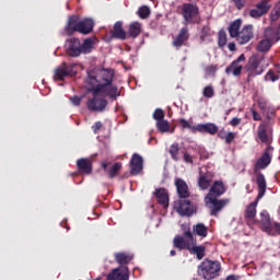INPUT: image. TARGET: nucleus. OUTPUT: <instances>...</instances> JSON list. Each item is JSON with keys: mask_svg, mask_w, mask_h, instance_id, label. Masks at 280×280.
Instances as JSON below:
<instances>
[{"mask_svg": "<svg viewBox=\"0 0 280 280\" xmlns=\"http://www.w3.org/2000/svg\"><path fill=\"white\" fill-rule=\"evenodd\" d=\"M143 170V158L138 153H135L130 160V174L137 176Z\"/></svg>", "mask_w": 280, "mask_h": 280, "instance_id": "19", "label": "nucleus"}, {"mask_svg": "<svg viewBox=\"0 0 280 280\" xmlns=\"http://www.w3.org/2000/svg\"><path fill=\"white\" fill-rule=\"evenodd\" d=\"M155 198H158L159 205L167 209L170 207V195L165 188H156L154 192Z\"/></svg>", "mask_w": 280, "mask_h": 280, "instance_id": "25", "label": "nucleus"}, {"mask_svg": "<svg viewBox=\"0 0 280 280\" xmlns=\"http://www.w3.org/2000/svg\"><path fill=\"white\" fill-rule=\"evenodd\" d=\"M180 14L184 19V25H196L200 19V7L196 3H183Z\"/></svg>", "mask_w": 280, "mask_h": 280, "instance_id": "6", "label": "nucleus"}, {"mask_svg": "<svg viewBox=\"0 0 280 280\" xmlns=\"http://www.w3.org/2000/svg\"><path fill=\"white\" fill-rule=\"evenodd\" d=\"M168 154H171V159L173 161H180V144H178V142H174L168 150Z\"/></svg>", "mask_w": 280, "mask_h": 280, "instance_id": "37", "label": "nucleus"}, {"mask_svg": "<svg viewBox=\"0 0 280 280\" xmlns=\"http://www.w3.org/2000/svg\"><path fill=\"white\" fill-rule=\"evenodd\" d=\"M173 246L174 248H177V250H188L190 255H196L197 259H202L205 257V252L207 248L202 245H196V243L189 244L185 242V238L183 236L176 235L173 240Z\"/></svg>", "mask_w": 280, "mask_h": 280, "instance_id": "4", "label": "nucleus"}, {"mask_svg": "<svg viewBox=\"0 0 280 280\" xmlns=\"http://www.w3.org/2000/svg\"><path fill=\"white\" fill-rule=\"evenodd\" d=\"M178 124H179L180 128H183V130H185L186 128H191V125L185 118H180L178 120Z\"/></svg>", "mask_w": 280, "mask_h": 280, "instance_id": "53", "label": "nucleus"}, {"mask_svg": "<svg viewBox=\"0 0 280 280\" xmlns=\"http://www.w3.org/2000/svg\"><path fill=\"white\" fill-rule=\"evenodd\" d=\"M256 184L258 186V195L256 201L249 203L245 211L246 220H254L255 215H257V205L259 200H261L264 196H266V188L268 187V184L266 183V176L264 175V173L257 174Z\"/></svg>", "mask_w": 280, "mask_h": 280, "instance_id": "2", "label": "nucleus"}, {"mask_svg": "<svg viewBox=\"0 0 280 280\" xmlns=\"http://www.w3.org/2000/svg\"><path fill=\"white\" fill-rule=\"evenodd\" d=\"M179 237H183L190 245L194 244V232L190 228H184L183 235H179Z\"/></svg>", "mask_w": 280, "mask_h": 280, "instance_id": "40", "label": "nucleus"}, {"mask_svg": "<svg viewBox=\"0 0 280 280\" xmlns=\"http://www.w3.org/2000/svg\"><path fill=\"white\" fill-rule=\"evenodd\" d=\"M228 49H229L230 51H235V49H236L235 43H230V44L228 45Z\"/></svg>", "mask_w": 280, "mask_h": 280, "instance_id": "58", "label": "nucleus"}, {"mask_svg": "<svg viewBox=\"0 0 280 280\" xmlns=\"http://www.w3.org/2000/svg\"><path fill=\"white\" fill-rule=\"evenodd\" d=\"M70 102L73 104V106H80V104H82V97L72 96L70 97Z\"/></svg>", "mask_w": 280, "mask_h": 280, "instance_id": "55", "label": "nucleus"}, {"mask_svg": "<svg viewBox=\"0 0 280 280\" xmlns=\"http://www.w3.org/2000/svg\"><path fill=\"white\" fill-rule=\"evenodd\" d=\"M112 38H117L118 40H126L127 33L124 31V23L118 21L114 24V28L112 31Z\"/></svg>", "mask_w": 280, "mask_h": 280, "instance_id": "26", "label": "nucleus"}, {"mask_svg": "<svg viewBox=\"0 0 280 280\" xmlns=\"http://www.w3.org/2000/svg\"><path fill=\"white\" fill-rule=\"evenodd\" d=\"M153 119H155V121H162L165 119V112L161 108H156L153 113Z\"/></svg>", "mask_w": 280, "mask_h": 280, "instance_id": "48", "label": "nucleus"}, {"mask_svg": "<svg viewBox=\"0 0 280 280\" xmlns=\"http://www.w3.org/2000/svg\"><path fill=\"white\" fill-rule=\"evenodd\" d=\"M102 121H96L93 126H92V130L94 132V135H97V132H100V130H102Z\"/></svg>", "mask_w": 280, "mask_h": 280, "instance_id": "56", "label": "nucleus"}, {"mask_svg": "<svg viewBox=\"0 0 280 280\" xmlns=\"http://www.w3.org/2000/svg\"><path fill=\"white\" fill-rule=\"evenodd\" d=\"M86 84H89L90 86L88 91L93 95V89H97L98 86H102V81H100L97 77L89 73L86 78Z\"/></svg>", "mask_w": 280, "mask_h": 280, "instance_id": "34", "label": "nucleus"}, {"mask_svg": "<svg viewBox=\"0 0 280 280\" xmlns=\"http://www.w3.org/2000/svg\"><path fill=\"white\" fill-rule=\"evenodd\" d=\"M260 224L261 231H264L268 235H280V223L272 222L270 220V214L266 210L260 212Z\"/></svg>", "mask_w": 280, "mask_h": 280, "instance_id": "8", "label": "nucleus"}, {"mask_svg": "<svg viewBox=\"0 0 280 280\" xmlns=\"http://www.w3.org/2000/svg\"><path fill=\"white\" fill-rule=\"evenodd\" d=\"M206 206L210 210V215L218 218L219 213L231 202L229 199H218V197H206Z\"/></svg>", "mask_w": 280, "mask_h": 280, "instance_id": "9", "label": "nucleus"}, {"mask_svg": "<svg viewBox=\"0 0 280 280\" xmlns=\"http://www.w3.org/2000/svg\"><path fill=\"white\" fill-rule=\"evenodd\" d=\"M253 36V25H247L238 33L236 40L238 45H246L247 43H250Z\"/></svg>", "mask_w": 280, "mask_h": 280, "instance_id": "21", "label": "nucleus"}, {"mask_svg": "<svg viewBox=\"0 0 280 280\" xmlns=\"http://www.w3.org/2000/svg\"><path fill=\"white\" fill-rule=\"evenodd\" d=\"M232 1L238 10H243V8L246 5V0H232Z\"/></svg>", "mask_w": 280, "mask_h": 280, "instance_id": "54", "label": "nucleus"}, {"mask_svg": "<svg viewBox=\"0 0 280 280\" xmlns=\"http://www.w3.org/2000/svg\"><path fill=\"white\" fill-rule=\"evenodd\" d=\"M262 115H265L266 119L268 121H270L272 119V117H275V115H277V112L275 110V107L269 106L268 109H266V112H262Z\"/></svg>", "mask_w": 280, "mask_h": 280, "instance_id": "47", "label": "nucleus"}, {"mask_svg": "<svg viewBox=\"0 0 280 280\" xmlns=\"http://www.w3.org/2000/svg\"><path fill=\"white\" fill-rule=\"evenodd\" d=\"M196 130L198 132L207 133V135H218V126L213 122L199 124L196 126Z\"/></svg>", "mask_w": 280, "mask_h": 280, "instance_id": "28", "label": "nucleus"}, {"mask_svg": "<svg viewBox=\"0 0 280 280\" xmlns=\"http://www.w3.org/2000/svg\"><path fill=\"white\" fill-rule=\"evenodd\" d=\"M205 71L207 75H215V72L218 71V65L207 66Z\"/></svg>", "mask_w": 280, "mask_h": 280, "instance_id": "50", "label": "nucleus"}, {"mask_svg": "<svg viewBox=\"0 0 280 280\" xmlns=\"http://www.w3.org/2000/svg\"><path fill=\"white\" fill-rule=\"evenodd\" d=\"M75 67H78V65L75 63L68 65L66 61H62L60 66H58L55 69L54 80L56 82H62L65 78H69V77L74 78V75L78 74V70H75Z\"/></svg>", "mask_w": 280, "mask_h": 280, "instance_id": "7", "label": "nucleus"}, {"mask_svg": "<svg viewBox=\"0 0 280 280\" xmlns=\"http://www.w3.org/2000/svg\"><path fill=\"white\" fill-rule=\"evenodd\" d=\"M150 8L147 5L140 7L138 10V16L141 19H148L150 16Z\"/></svg>", "mask_w": 280, "mask_h": 280, "instance_id": "45", "label": "nucleus"}, {"mask_svg": "<svg viewBox=\"0 0 280 280\" xmlns=\"http://www.w3.org/2000/svg\"><path fill=\"white\" fill-rule=\"evenodd\" d=\"M93 95H103L105 97H109V100H113L114 102L117 101V97L121 96V92L119 91V88L117 85H106L102 84L97 88L93 89Z\"/></svg>", "mask_w": 280, "mask_h": 280, "instance_id": "10", "label": "nucleus"}, {"mask_svg": "<svg viewBox=\"0 0 280 280\" xmlns=\"http://www.w3.org/2000/svg\"><path fill=\"white\" fill-rule=\"evenodd\" d=\"M93 45H95V43L92 38H86L83 44H81L80 39L72 37L68 40V56L78 58V56H82V54H91Z\"/></svg>", "mask_w": 280, "mask_h": 280, "instance_id": "3", "label": "nucleus"}, {"mask_svg": "<svg viewBox=\"0 0 280 280\" xmlns=\"http://www.w3.org/2000/svg\"><path fill=\"white\" fill-rule=\"evenodd\" d=\"M209 36H211V27L209 26H203L201 28V32H200V40L202 43H205V40H207V38H209Z\"/></svg>", "mask_w": 280, "mask_h": 280, "instance_id": "44", "label": "nucleus"}, {"mask_svg": "<svg viewBox=\"0 0 280 280\" xmlns=\"http://www.w3.org/2000/svg\"><path fill=\"white\" fill-rule=\"evenodd\" d=\"M176 211L179 215H194V203L189 199H182L176 203Z\"/></svg>", "mask_w": 280, "mask_h": 280, "instance_id": "15", "label": "nucleus"}, {"mask_svg": "<svg viewBox=\"0 0 280 280\" xmlns=\"http://www.w3.org/2000/svg\"><path fill=\"white\" fill-rule=\"evenodd\" d=\"M175 187L177 189V194L179 198L182 199L189 198V186H187V182L185 179L176 177Z\"/></svg>", "mask_w": 280, "mask_h": 280, "instance_id": "24", "label": "nucleus"}, {"mask_svg": "<svg viewBox=\"0 0 280 280\" xmlns=\"http://www.w3.org/2000/svg\"><path fill=\"white\" fill-rule=\"evenodd\" d=\"M257 137L261 143L270 145L272 143V129L268 127V122L264 121L258 126Z\"/></svg>", "mask_w": 280, "mask_h": 280, "instance_id": "14", "label": "nucleus"}, {"mask_svg": "<svg viewBox=\"0 0 280 280\" xmlns=\"http://www.w3.org/2000/svg\"><path fill=\"white\" fill-rule=\"evenodd\" d=\"M129 277L128 266H120L107 275V280H128Z\"/></svg>", "mask_w": 280, "mask_h": 280, "instance_id": "17", "label": "nucleus"}, {"mask_svg": "<svg viewBox=\"0 0 280 280\" xmlns=\"http://www.w3.org/2000/svg\"><path fill=\"white\" fill-rule=\"evenodd\" d=\"M86 106L92 113H104L106 106H108V101L106 98L98 97V95H93L92 98L88 100Z\"/></svg>", "mask_w": 280, "mask_h": 280, "instance_id": "12", "label": "nucleus"}, {"mask_svg": "<svg viewBox=\"0 0 280 280\" xmlns=\"http://www.w3.org/2000/svg\"><path fill=\"white\" fill-rule=\"evenodd\" d=\"M211 176H209V174H200L199 179H198V186L200 189L206 190L209 189V187H211Z\"/></svg>", "mask_w": 280, "mask_h": 280, "instance_id": "36", "label": "nucleus"}, {"mask_svg": "<svg viewBox=\"0 0 280 280\" xmlns=\"http://www.w3.org/2000/svg\"><path fill=\"white\" fill-rule=\"evenodd\" d=\"M77 167L80 174H92L93 172V160L89 158H81L77 161Z\"/></svg>", "mask_w": 280, "mask_h": 280, "instance_id": "23", "label": "nucleus"}, {"mask_svg": "<svg viewBox=\"0 0 280 280\" xmlns=\"http://www.w3.org/2000/svg\"><path fill=\"white\" fill-rule=\"evenodd\" d=\"M220 139H225V143L231 144L235 141L237 135L233 131L228 132L225 136H222V132L219 133Z\"/></svg>", "mask_w": 280, "mask_h": 280, "instance_id": "43", "label": "nucleus"}, {"mask_svg": "<svg viewBox=\"0 0 280 280\" xmlns=\"http://www.w3.org/2000/svg\"><path fill=\"white\" fill-rule=\"evenodd\" d=\"M226 32L220 31L218 34V45L219 47H225L226 46Z\"/></svg>", "mask_w": 280, "mask_h": 280, "instance_id": "46", "label": "nucleus"}, {"mask_svg": "<svg viewBox=\"0 0 280 280\" xmlns=\"http://www.w3.org/2000/svg\"><path fill=\"white\" fill-rule=\"evenodd\" d=\"M141 23L131 22L127 31V38H138L141 34Z\"/></svg>", "mask_w": 280, "mask_h": 280, "instance_id": "29", "label": "nucleus"}, {"mask_svg": "<svg viewBox=\"0 0 280 280\" xmlns=\"http://www.w3.org/2000/svg\"><path fill=\"white\" fill-rule=\"evenodd\" d=\"M226 194V187L224 186V182L222 180H215L208 195L206 197H212V198H220V196H224Z\"/></svg>", "mask_w": 280, "mask_h": 280, "instance_id": "20", "label": "nucleus"}, {"mask_svg": "<svg viewBox=\"0 0 280 280\" xmlns=\"http://www.w3.org/2000/svg\"><path fill=\"white\" fill-rule=\"evenodd\" d=\"M272 154H275V148L272 145H267L261 156L256 161L254 165V172L256 175L259 174L257 173L259 170H266V167L272 163Z\"/></svg>", "mask_w": 280, "mask_h": 280, "instance_id": "11", "label": "nucleus"}, {"mask_svg": "<svg viewBox=\"0 0 280 280\" xmlns=\"http://www.w3.org/2000/svg\"><path fill=\"white\" fill-rule=\"evenodd\" d=\"M279 18H280V1L277 2L273 10L270 12V15H269L270 23H277V21H279Z\"/></svg>", "mask_w": 280, "mask_h": 280, "instance_id": "38", "label": "nucleus"}, {"mask_svg": "<svg viewBox=\"0 0 280 280\" xmlns=\"http://www.w3.org/2000/svg\"><path fill=\"white\" fill-rule=\"evenodd\" d=\"M246 60V56L242 54L238 58L230 63L225 68L226 75H234V78H240L242 75V71H244V66L240 65V62H244Z\"/></svg>", "mask_w": 280, "mask_h": 280, "instance_id": "13", "label": "nucleus"}, {"mask_svg": "<svg viewBox=\"0 0 280 280\" xmlns=\"http://www.w3.org/2000/svg\"><path fill=\"white\" fill-rule=\"evenodd\" d=\"M264 80L265 82H278V80H280V75L276 73L273 69H269L265 74Z\"/></svg>", "mask_w": 280, "mask_h": 280, "instance_id": "39", "label": "nucleus"}, {"mask_svg": "<svg viewBox=\"0 0 280 280\" xmlns=\"http://www.w3.org/2000/svg\"><path fill=\"white\" fill-rule=\"evenodd\" d=\"M272 8V5H270V3H266V2H258L256 3V8L249 10V16L252 19H261V16H266L267 12H270V9Z\"/></svg>", "mask_w": 280, "mask_h": 280, "instance_id": "16", "label": "nucleus"}, {"mask_svg": "<svg viewBox=\"0 0 280 280\" xmlns=\"http://www.w3.org/2000/svg\"><path fill=\"white\" fill-rule=\"evenodd\" d=\"M78 25H80V18L78 15H71L68 19L66 32L68 34H73V32H78Z\"/></svg>", "mask_w": 280, "mask_h": 280, "instance_id": "30", "label": "nucleus"}, {"mask_svg": "<svg viewBox=\"0 0 280 280\" xmlns=\"http://www.w3.org/2000/svg\"><path fill=\"white\" fill-rule=\"evenodd\" d=\"M240 124H242V118H237V117H234L232 118V120L230 121V126H240Z\"/></svg>", "mask_w": 280, "mask_h": 280, "instance_id": "57", "label": "nucleus"}, {"mask_svg": "<svg viewBox=\"0 0 280 280\" xmlns=\"http://www.w3.org/2000/svg\"><path fill=\"white\" fill-rule=\"evenodd\" d=\"M257 105H258V108L261 113H265L266 110H268L269 106H272L270 105V103L266 100V97H258L257 98Z\"/></svg>", "mask_w": 280, "mask_h": 280, "instance_id": "41", "label": "nucleus"}, {"mask_svg": "<svg viewBox=\"0 0 280 280\" xmlns=\"http://www.w3.org/2000/svg\"><path fill=\"white\" fill-rule=\"evenodd\" d=\"M249 113H252V117L254 119V121H261V114H259V112H257L255 108H250Z\"/></svg>", "mask_w": 280, "mask_h": 280, "instance_id": "51", "label": "nucleus"}, {"mask_svg": "<svg viewBox=\"0 0 280 280\" xmlns=\"http://www.w3.org/2000/svg\"><path fill=\"white\" fill-rule=\"evenodd\" d=\"M102 168L104 170L105 174H107L108 178H115L119 176V172H121V162H115L110 167H108L107 162H102Z\"/></svg>", "mask_w": 280, "mask_h": 280, "instance_id": "22", "label": "nucleus"}, {"mask_svg": "<svg viewBox=\"0 0 280 280\" xmlns=\"http://www.w3.org/2000/svg\"><path fill=\"white\" fill-rule=\"evenodd\" d=\"M242 27V20H235L234 22H232L229 26V34L231 36V38H237V36L240 35V28Z\"/></svg>", "mask_w": 280, "mask_h": 280, "instance_id": "33", "label": "nucleus"}, {"mask_svg": "<svg viewBox=\"0 0 280 280\" xmlns=\"http://www.w3.org/2000/svg\"><path fill=\"white\" fill-rule=\"evenodd\" d=\"M194 235H198L199 237H207L209 235V228L205 225V223H197L192 228Z\"/></svg>", "mask_w": 280, "mask_h": 280, "instance_id": "35", "label": "nucleus"}, {"mask_svg": "<svg viewBox=\"0 0 280 280\" xmlns=\"http://www.w3.org/2000/svg\"><path fill=\"white\" fill-rule=\"evenodd\" d=\"M113 78H115V72L113 70H103L100 74L101 84L110 85L113 84Z\"/></svg>", "mask_w": 280, "mask_h": 280, "instance_id": "32", "label": "nucleus"}, {"mask_svg": "<svg viewBox=\"0 0 280 280\" xmlns=\"http://www.w3.org/2000/svg\"><path fill=\"white\" fill-rule=\"evenodd\" d=\"M272 58L266 55H253L248 58L247 63L244 67V71L247 74L246 82L255 80L257 75H261L266 69L270 67Z\"/></svg>", "mask_w": 280, "mask_h": 280, "instance_id": "1", "label": "nucleus"}, {"mask_svg": "<svg viewBox=\"0 0 280 280\" xmlns=\"http://www.w3.org/2000/svg\"><path fill=\"white\" fill-rule=\"evenodd\" d=\"M114 257H115V261L120 266H128V264L132 261V255L126 252L116 253Z\"/></svg>", "mask_w": 280, "mask_h": 280, "instance_id": "31", "label": "nucleus"}, {"mask_svg": "<svg viewBox=\"0 0 280 280\" xmlns=\"http://www.w3.org/2000/svg\"><path fill=\"white\" fill-rule=\"evenodd\" d=\"M260 2L270 3V0H261Z\"/></svg>", "mask_w": 280, "mask_h": 280, "instance_id": "60", "label": "nucleus"}, {"mask_svg": "<svg viewBox=\"0 0 280 280\" xmlns=\"http://www.w3.org/2000/svg\"><path fill=\"white\" fill-rule=\"evenodd\" d=\"M156 128L160 132H170V121L163 119L156 121Z\"/></svg>", "mask_w": 280, "mask_h": 280, "instance_id": "42", "label": "nucleus"}, {"mask_svg": "<svg viewBox=\"0 0 280 280\" xmlns=\"http://www.w3.org/2000/svg\"><path fill=\"white\" fill-rule=\"evenodd\" d=\"M187 40H189V31L187 27H184L173 40V46L178 49V47H183Z\"/></svg>", "mask_w": 280, "mask_h": 280, "instance_id": "27", "label": "nucleus"}, {"mask_svg": "<svg viewBox=\"0 0 280 280\" xmlns=\"http://www.w3.org/2000/svg\"><path fill=\"white\" fill-rule=\"evenodd\" d=\"M93 27H95V22L93 19L86 18L79 22L77 25V32L86 36V34H91L93 32Z\"/></svg>", "mask_w": 280, "mask_h": 280, "instance_id": "18", "label": "nucleus"}, {"mask_svg": "<svg viewBox=\"0 0 280 280\" xmlns=\"http://www.w3.org/2000/svg\"><path fill=\"white\" fill-rule=\"evenodd\" d=\"M183 160L188 165H194V156H191V154H189L188 152H184Z\"/></svg>", "mask_w": 280, "mask_h": 280, "instance_id": "52", "label": "nucleus"}, {"mask_svg": "<svg viewBox=\"0 0 280 280\" xmlns=\"http://www.w3.org/2000/svg\"><path fill=\"white\" fill-rule=\"evenodd\" d=\"M213 95H215V91L213 90V86L207 85L203 89V97L211 98V97H213Z\"/></svg>", "mask_w": 280, "mask_h": 280, "instance_id": "49", "label": "nucleus"}, {"mask_svg": "<svg viewBox=\"0 0 280 280\" xmlns=\"http://www.w3.org/2000/svg\"><path fill=\"white\" fill-rule=\"evenodd\" d=\"M170 255H171V257H176V250L172 249V250L170 252Z\"/></svg>", "mask_w": 280, "mask_h": 280, "instance_id": "59", "label": "nucleus"}, {"mask_svg": "<svg viewBox=\"0 0 280 280\" xmlns=\"http://www.w3.org/2000/svg\"><path fill=\"white\" fill-rule=\"evenodd\" d=\"M220 270H222V265L218 260H209L206 258L198 267L199 273L206 280L215 279L220 277Z\"/></svg>", "mask_w": 280, "mask_h": 280, "instance_id": "5", "label": "nucleus"}]
</instances>
